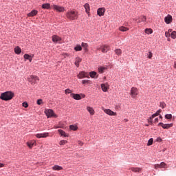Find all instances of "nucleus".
<instances>
[{"instance_id": "f257e3e1", "label": "nucleus", "mask_w": 176, "mask_h": 176, "mask_svg": "<svg viewBox=\"0 0 176 176\" xmlns=\"http://www.w3.org/2000/svg\"><path fill=\"white\" fill-rule=\"evenodd\" d=\"M14 97V93L8 91L3 92L1 94V100H3V101H10V100H12Z\"/></svg>"}, {"instance_id": "f03ea898", "label": "nucleus", "mask_w": 176, "mask_h": 176, "mask_svg": "<svg viewBox=\"0 0 176 176\" xmlns=\"http://www.w3.org/2000/svg\"><path fill=\"white\" fill-rule=\"evenodd\" d=\"M66 17L69 20H76V19H78V12L75 11H69L66 14Z\"/></svg>"}, {"instance_id": "7ed1b4c3", "label": "nucleus", "mask_w": 176, "mask_h": 176, "mask_svg": "<svg viewBox=\"0 0 176 176\" xmlns=\"http://www.w3.org/2000/svg\"><path fill=\"white\" fill-rule=\"evenodd\" d=\"M97 50H101L102 53H107L111 50V47L107 45H102L97 47Z\"/></svg>"}, {"instance_id": "20e7f679", "label": "nucleus", "mask_w": 176, "mask_h": 176, "mask_svg": "<svg viewBox=\"0 0 176 176\" xmlns=\"http://www.w3.org/2000/svg\"><path fill=\"white\" fill-rule=\"evenodd\" d=\"M28 80L32 86L36 83V80H39V77L35 76H30L28 78Z\"/></svg>"}, {"instance_id": "39448f33", "label": "nucleus", "mask_w": 176, "mask_h": 176, "mask_svg": "<svg viewBox=\"0 0 176 176\" xmlns=\"http://www.w3.org/2000/svg\"><path fill=\"white\" fill-rule=\"evenodd\" d=\"M45 113L47 118H53V116H56V115H54V111L52 109H46L45 110Z\"/></svg>"}, {"instance_id": "423d86ee", "label": "nucleus", "mask_w": 176, "mask_h": 176, "mask_svg": "<svg viewBox=\"0 0 176 176\" xmlns=\"http://www.w3.org/2000/svg\"><path fill=\"white\" fill-rule=\"evenodd\" d=\"M158 126H161V127H162V129H168L170 127H173V123H171V124H164L163 122H160L158 124Z\"/></svg>"}, {"instance_id": "0eeeda50", "label": "nucleus", "mask_w": 176, "mask_h": 176, "mask_svg": "<svg viewBox=\"0 0 176 176\" xmlns=\"http://www.w3.org/2000/svg\"><path fill=\"white\" fill-rule=\"evenodd\" d=\"M131 96L134 98L136 96H138V89L132 87L131 89Z\"/></svg>"}, {"instance_id": "6e6552de", "label": "nucleus", "mask_w": 176, "mask_h": 176, "mask_svg": "<svg viewBox=\"0 0 176 176\" xmlns=\"http://www.w3.org/2000/svg\"><path fill=\"white\" fill-rule=\"evenodd\" d=\"M52 42H54V43H60L61 42V37H60L57 35H53L52 36Z\"/></svg>"}, {"instance_id": "1a4fd4ad", "label": "nucleus", "mask_w": 176, "mask_h": 176, "mask_svg": "<svg viewBox=\"0 0 176 176\" xmlns=\"http://www.w3.org/2000/svg\"><path fill=\"white\" fill-rule=\"evenodd\" d=\"M103 111L104 113H107V115H109V116H116L117 115L116 112H113L111 109H104Z\"/></svg>"}, {"instance_id": "9d476101", "label": "nucleus", "mask_w": 176, "mask_h": 176, "mask_svg": "<svg viewBox=\"0 0 176 176\" xmlns=\"http://www.w3.org/2000/svg\"><path fill=\"white\" fill-rule=\"evenodd\" d=\"M53 9H54V10H56V12H64V10H65L64 7L57 6V5H54Z\"/></svg>"}, {"instance_id": "9b49d317", "label": "nucleus", "mask_w": 176, "mask_h": 176, "mask_svg": "<svg viewBox=\"0 0 176 176\" xmlns=\"http://www.w3.org/2000/svg\"><path fill=\"white\" fill-rule=\"evenodd\" d=\"M97 14L98 16H100V17H101V16H104V14H105V8H98L97 10Z\"/></svg>"}, {"instance_id": "f8f14e48", "label": "nucleus", "mask_w": 176, "mask_h": 176, "mask_svg": "<svg viewBox=\"0 0 176 176\" xmlns=\"http://www.w3.org/2000/svg\"><path fill=\"white\" fill-rule=\"evenodd\" d=\"M36 138H46L49 137V133H37L36 134Z\"/></svg>"}, {"instance_id": "ddd939ff", "label": "nucleus", "mask_w": 176, "mask_h": 176, "mask_svg": "<svg viewBox=\"0 0 176 176\" xmlns=\"http://www.w3.org/2000/svg\"><path fill=\"white\" fill-rule=\"evenodd\" d=\"M77 78L78 79H83V78H87V73L85 72H80Z\"/></svg>"}, {"instance_id": "4468645a", "label": "nucleus", "mask_w": 176, "mask_h": 176, "mask_svg": "<svg viewBox=\"0 0 176 176\" xmlns=\"http://www.w3.org/2000/svg\"><path fill=\"white\" fill-rule=\"evenodd\" d=\"M164 21L166 24H170L171 21H173V16L168 14L167 16L164 18Z\"/></svg>"}, {"instance_id": "2eb2a0df", "label": "nucleus", "mask_w": 176, "mask_h": 176, "mask_svg": "<svg viewBox=\"0 0 176 176\" xmlns=\"http://www.w3.org/2000/svg\"><path fill=\"white\" fill-rule=\"evenodd\" d=\"M130 169L133 173H142V169L141 168L131 167Z\"/></svg>"}, {"instance_id": "dca6fc26", "label": "nucleus", "mask_w": 176, "mask_h": 176, "mask_svg": "<svg viewBox=\"0 0 176 176\" xmlns=\"http://www.w3.org/2000/svg\"><path fill=\"white\" fill-rule=\"evenodd\" d=\"M101 89L102 91L107 92L108 91V89H109V85H108V83L101 84Z\"/></svg>"}, {"instance_id": "f3484780", "label": "nucleus", "mask_w": 176, "mask_h": 176, "mask_svg": "<svg viewBox=\"0 0 176 176\" xmlns=\"http://www.w3.org/2000/svg\"><path fill=\"white\" fill-rule=\"evenodd\" d=\"M38 14V10H33L30 13L28 14V17H34Z\"/></svg>"}, {"instance_id": "a211bd4d", "label": "nucleus", "mask_w": 176, "mask_h": 176, "mask_svg": "<svg viewBox=\"0 0 176 176\" xmlns=\"http://www.w3.org/2000/svg\"><path fill=\"white\" fill-rule=\"evenodd\" d=\"M71 96L72 98H74V100H82V97L80 96V94H72Z\"/></svg>"}, {"instance_id": "6ab92c4d", "label": "nucleus", "mask_w": 176, "mask_h": 176, "mask_svg": "<svg viewBox=\"0 0 176 176\" xmlns=\"http://www.w3.org/2000/svg\"><path fill=\"white\" fill-rule=\"evenodd\" d=\"M87 110L88 111V112L90 113L91 116H93V115L96 113V111H94V109H93V107H87Z\"/></svg>"}, {"instance_id": "aec40b11", "label": "nucleus", "mask_w": 176, "mask_h": 176, "mask_svg": "<svg viewBox=\"0 0 176 176\" xmlns=\"http://www.w3.org/2000/svg\"><path fill=\"white\" fill-rule=\"evenodd\" d=\"M52 170L54 171H60V170H63V166L54 165V166H52Z\"/></svg>"}, {"instance_id": "412c9836", "label": "nucleus", "mask_w": 176, "mask_h": 176, "mask_svg": "<svg viewBox=\"0 0 176 176\" xmlns=\"http://www.w3.org/2000/svg\"><path fill=\"white\" fill-rule=\"evenodd\" d=\"M84 8L85 9L86 13H87V14H89V13H90V5H89V3H87L84 5Z\"/></svg>"}, {"instance_id": "4be33fe9", "label": "nucleus", "mask_w": 176, "mask_h": 176, "mask_svg": "<svg viewBox=\"0 0 176 176\" xmlns=\"http://www.w3.org/2000/svg\"><path fill=\"white\" fill-rule=\"evenodd\" d=\"M81 62H82V58H80V57H76V61H75L76 67H77L78 68L79 63H81Z\"/></svg>"}, {"instance_id": "5701e85b", "label": "nucleus", "mask_w": 176, "mask_h": 176, "mask_svg": "<svg viewBox=\"0 0 176 176\" xmlns=\"http://www.w3.org/2000/svg\"><path fill=\"white\" fill-rule=\"evenodd\" d=\"M58 133L59 134L61 135V136H63V137H68V134H67L65 133V131L61 130V129H58Z\"/></svg>"}, {"instance_id": "b1692460", "label": "nucleus", "mask_w": 176, "mask_h": 176, "mask_svg": "<svg viewBox=\"0 0 176 176\" xmlns=\"http://www.w3.org/2000/svg\"><path fill=\"white\" fill-rule=\"evenodd\" d=\"M142 21L145 22L146 21V16L142 15L139 18L138 23H141Z\"/></svg>"}, {"instance_id": "393cba45", "label": "nucleus", "mask_w": 176, "mask_h": 176, "mask_svg": "<svg viewBox=\"0 0 176 176\" xmlns=\"http://www.w3.org/2000/svg\"><path fill=\"white\" fill-rule=\"evenodd\" d=\"M14 52L16 53V54H20V53H21V48H20V47L16 46L14 48Z\"/></svg>"}, {"instance_id": "a878e982", "label": "nucleus", "mask_w": 176, "mask_h": 176, "mask_svg": "<svg viewBox=\"0 0 176 176\" xmlns=\"http://www.w3.org/2000/svg\"><path fill=\"white\" fill-rule=\"evenodd\" d=\"M119 30H120V31H122V32H126V31H129V28H126V27H124V26H120V28H119Z\"/></svg>"}, {"instance_id": "bb28decb", "label": "nucleus", "mask_w": 176, "mask_h": 176, "mask_svg": "<svg viewBox=\"0 0 176 176\" xmlns=\"http://www.w3.org/2000/svg\"><path fill=\"white\" fill-rule=\"evenodd\" d=\"M144 32L146 34H147L148 35H151V34H153V30H152V29H151V28H146V29H145Z\"/></svg>"}, {"instance_id": "cd10ccee", "label": "nucleus", "mask_w": 176, "mask_h": 176, "mask_svg": "<svg viewBox=\"0 0 176 176\" xmlns=\"http://www.w3.org/2000/svg\"><path fill=\"white\" fill-rule=\"evenodd\" d=\"M43 9H50V3H47L42 5Z\"/></svg>"}, {"instance_id": "c85d7f7f", "label": "nucleus", "mask_w": 176, "mask_h": 176, "mask_svg": "<svg viewBox=\"0 0 176 176\" xmlns=\"http://www.w3.org/2000/svg\"><path fill=\"white\" fill-rule=\"evenodd\" d=\"M34 144H35V141H32V142H28L27 145L31 149L32 146H34Z\"/></svg>"}, {"instance_id": "c756f323", "label": "nucleus", "mask_w": 176, "mask_h": 176, "mask_svg": "<svg viewBox=\"0 0 176 176\" xmlns=\"http://www.w3.org/2000/svg\"><path fill=\"white\" fill-rule=\"evenodd\" d=\"M74 50L76 52H81L82 50V46H80V45H77L75 47H74Z\"/></svg>"}, {"instance_id": "7c9ffc66", "label": "nucleus", "mask_w": 176, "mask_h": 176, "mask_svg": "<svg viewBox=\"0 0 176 176\" xmlns=\"http://www.w3.org/2000/svg\"><path fill=\"white\" fill-rule=\"evenodd\" d=\"M106 69H107L106 67H100L98 68V72L99 74H104V71H105Z\"/></svg>"}, {"instance_id": "2f4dec72", "label": "nucleus", "mask_w": 176, "mask_h": 176, "mask_svg": "<svg viewBox=\"0 0 176 176\" xmlns=\"http://www.w3.org/2000/svg\"><path fill=\"white\" fill-rule=\"evenodd\" d=\"M70 130H73V131H76L78 130V126L76 125H70Z\"/></svg>"}, {"instance_id": "473e14b6", "label": "nucleus", "mask_w": 176, "mask_h": 176, "mask_svg": "<svg viewBox=\"0 0 176 176\" xmlns=\"http://www.w3.org/2000/svg\"><path fill=\"white\" fill-rule=\"evenodd\" d=\"M114 52H115L116 54H117V56H121L122 55V50H120V49L115 50Z\"/></svg>"}, {"instance_id": "72a5a7b5", "label": "nucleus", "mask_w": 176, "mask_h": 176, "mask_svg": "<svg viewBox=\"0 0 176 176\" xmlns=\"http://www.w3.org/2000/svg\"><path fill=\"white\" fill-rule=\"evenodd\" d=\"M89 75H90L91 78H97V73L96 72H91L89 73Z\"/></svg>"}, {"instance_id": "f704fd0d", "label": "nucleus", "mask_w": 176, "mask_h": 176, "mask_svg": "<svg viewBox=\"0 0 176 176\" xmlns=\"http://www.w3.org/2000/svg\"><path fill=\"white\" fill-rule=\"evenodd\" d=\"M160 168H167V164L164 162H161L160 164Z\"/></svg>"}, {"instance_id": "c9c22d12", "label": "nucleus", "mask_w": 176, "mask_h": 176, "mask_svg": "<svg viewBox=\"0 0 176 176\" xmlns=\"http://www.w3.org/2000/svg\"><path fill=\"white\" fill-rule=\"evenodd\" d=\"M81 46L85 49V50H87V47H89V45H87L86 43H82Z\"/></svg>"}, {"instance_id": "e433bc0d", "label": "nucleus", "mask_w": 176, "mask_h": 176, "mask_svg": "<svg viewBox=\"0 0 176 176\" xmlns=\"http://www.w3.org/2000/svg\"><path fill=\"white\" fill-rule=\"evenodd\" d=\"M170 37L172 38V39L176 38V32L175 31L170 33Z\"/></svg>"}, {"instance_id": "4c0bfd02", "label": "nucleus", "mask_w": 176, "mask_h": 176, "mask_svg": "<svg viewBox=\"0 0 176 176\" xmlns=\"http://www.w3.org/2000/svg\"><path fill=\"white\" fill-rule=\"evenodd\" d=\"M152 144H153V138L149 139V140L148 141L147 145L148 146H151Z\"/></svg>"}, {"instance_id": "58836bf2", "label": "nucleus", "mask_w": 176, "mask_h": 176, "mask_svg": "<svg viewBox=\"0 0 176 176\" xmlns=\"http://www.w3.org/2000/svg\"><path fill=\"white\" fill-rule=\"evenodd\" d=\"M165 119H168V120L173 119V115L171 114L165 115Z\"/></svg>"}, {"instance_id": "ea45409f", "label": "nucleus", "mask_w": 176, "mask_h": 176, "mask_svg": "<svg viewBox=\"0 0 176 176\" xmlns=\"http://www.w3.org/2000/svg\"><path fill=\"white\" fill-rule=\"evenodd\" d=\"M82 85H89V83H90V80H82Z\"/></svg>"}, {"instance_id": "a19ab883", "label": "nucleus", "mask_w": 176, "mask_h": 176, "mask_svg": "<svg viewBox=\"0 0 176 176\" xmlns=\"http://www.w3.org/2000/svg\"><path fill=\"white\" fill-rule=\"evenodd\" d=\"M160 107L162 109L166 108V103L164 102H161L160 104Z\"/></svg>"}, {"instance_id": "79ce46f5", "label": "nucleus", "mask_w": 176, "mask_h": 176, "mask_svg": "<svg viewBox=\"0 0 176 176\" xmlns=\"http://www.w3.org/2000/svg\"><path fill=\"white\" fill-rule=\"evenodd\" d=\"M71 93H72V91L71 89H66L65 90V94H71Z\"/></svg>"}, {"instance_id": "37998d69", "label": "nucleus", "mask_w": 176, "mask_h": 176, "mask_svg": "<svg viewBox=\"0 0 176 176\" xmlns=\"http://www.w3.org/2000/svg\"><path fill=\"white\" fill-rule=\"evenodd\" d=\"M23 58H24L25 60H30V58H31V56L28 55V54H25L23 56Z\"/></svg>"}, {"instance_id": "c03bdc74", "label": "nucleus", "mask_w": 176, "mask_h": 176, "mask_svg": "<svg viewBox=\"0 0 176 176\" xmlns=\"http://www.w3.org/2000/svg\"><path fill=\"white\" fill-rule=\"evenodd\" d=\"M67 140H60L59 142L60 145H65L67 144Z\"/></svg>"}, {"instance_id": "a18cd8bd", "label": "nucleus", "mask_w": 176, "mask_h": 176, "mask_svg": "<svg viewBox=\"0 0 176 176\" xmlns=\"http://www.w3.org/2000/svg\"><path fill=\"white\" fill-rule=\"evenodd\" d=\"M22 105L24 108H28V102H24L22 103Z\"/></svg>"}, {"instance_id": "49530a36", "label": "nucleus", "mask_w": 176, "mask_h": 176, "mask_svg": "<svg viewBox=\"0 0 176 176\" xmlns=\"http://www.w3.org/2000/svg\"><path fill=\"white\" fill-rule=\"evenodd\" d=\"M43 102L42 99H38L36 102V104H37V105H41V104H43Z\"/></svg>"}, {"instance_id": "de8ad7c7", "label": "nucleus", "mask_w": 176, "mask_h": 176, "mask_svg": "<svg viewBox=\"0 0 176 176\" xmlns=\"http://www.w3.org/2000/svg\"><path fill=\"white\" fill-rule=\"evenodd\" d=\"M156 116H157V113H155L153 114L151 117H150V120H152V119H153L154 118H156Z\"/></svg>"}, {"instance_id": "09e8293b", "label": "nucleus", "mask_w": 176, "mask_h": 176, "mask_svg": "<svg viewBox=\"0 0 176 176\" xmlns=\"http://www.w3.org/2000/svg\"><path fill=\"white\" fill-rule=\"evenodd\" d=\"M154 168H155V169L160 168V164H155Z\"/></svg>"}, {"instance_id": "8fccbe9b", "label": "nucleus", "mask_w": 176, "mask_h": 176, "mask_svg": "<svg viewBox=\"0 0 176 176\" xmlns=\"http://www.w3.org/2000/svg\"><path fill=\"white\" fill-rule=\"evenodd\" d=\"M165 36H166V38H168V36H170V33L168 32H165Z\"/></svg>"}, {"instance_id": "3c124183", "label": "nucleus", "mask_w": 176, "mask_h": 176, "mask_svg": "<svg viewBox=\"0 0 176 176\" xmlns=\"http://www.w3.org/2000/svg\"><path fill=\"white\" fill-rule=\"evenodd\" d=\"M152 56H153L152 52H149V54L148 56V58H152Z\"/></svg>"}, {"instance_id": "603ef678", "label": "nucleus", "mask_w": 176, "mask_h": 176, "mask_svg": "<svg viewBox=\"0 0 176 176\" xmlns=\"http://www.w3.org/2000/svg\"><path fill=\"white\" fill-rule=\"evenodd\" d=\"M157 142H162V139L160 138H157Z\"/></svg>"}, {"instance_id": "864d4df0", "label": "nucleus", "mask_w": 176, "mask_h": 176, "mask_svg": "<svg viewBox=\"0 0 176 176\" xmlns=\"http://www.w3.org/2000/svg\"><path fill=\"white\" fill-rule=\"evenodd\" d=\"M162 112L161 109H159L155 113H157V116H159V113Z\"/></svg>"}, {"instance_id": "5fc2aeb1", "label": "nucleus", "mask_w": 176, "mask_h": 176, "mask_svg": "<svg viewBox=\"0 0 176 176\" xmlns=\"http://www.w3.org/2000/svg\"><path fill=\"white\" fill-rule=\"evenodd\" d=\"M2 167H5V164L0 163V168H2Z\"/></svg>"}, {"instance_id": "6e6d98bb", "label": "nucleus", "mask_w": 176, "mask_h": 176, "mask_svg": "<svg viewBox=\"0 0 176 176\" xmlns=\"http://www.w3.org/2000/svg\"><path fill=\"white\" fill-rule=\"evenodd\" d=\"M78 144L79 145H80L82 146V145H83V142H82L81 141H78Z\"/></svg>"}, {"instance_id": "4d7b16f0", "label": "nucleus", "mask_w": 176, "mask_h": 176, "mask_svg": "<svg viewBox=\"0 0 176 176\" xmlns=\"http://www.w3.org/2000/svg\"><path fill=\"white\" fill-rule=\"evenodd\" d=\"M28 60H29L30 63H31L32 61V58H31V56H30V58H29Z\"/></svg>"}, {"instance_id": "13d9d810", "label": "nucleus", "mask_w": 176, "mask_h": 176, "mask_svg": "<svg viewBox=\"0 0 176 176\" xmlns=\"http://www.w3.org/2000/svg\"><path fill=\"white\" fill-rule=\"evenodd\" d=\"M158 120H159V118H156L155 119V122H158Z\"/></svg>"}, {"instance_id": "bf43d9fd", "label": "nucleus", "mask_w": 176, "mask_h": 176, "mask_svg": "<svg viewBox=\"0 0 176 176\" xmlns=\"http://www.w3.org/2000/svg\"><path fill=\"white\" fill-rule=\"evenodd\" d=\"M148 122H149L150 123H152V120H151V118H149Z\"/></svg>"}, {"instance_id": "052dcab7", "label": "nucleus", "mask_w": 176, "mask_h": 176, "mask_svg": "<svg viewBox=\"0 0 176 176\" xmlns=\"http://www.w3.org/2000/svg\"><path fill=\"white\" fill-rule=\"evenodd\" d=\"M172 31H173V30L169 29L168 32L170 34V32H171Z\"/></svg>"}, {"instance_id": "680f3d73", "label": "nucleus", "mask_w": 176, "mask_h": 176, "mask_svg": "<svg viewBox=\"0 0 176 176\" xmlns=\"http://www.w3.org/2000/svg\"><path fill=\"white\" fill-rule=\"evenodd\" d=\"M81 96H82V98H85V97H86V96H85V94H81Z\"/></svg>"}, {"instance_id": "e2e57ef3", "label": "nucleus", "mask_w": 176, "mask_h": 176, "mask_svg": "<svg viewBox=\"0 0 176 176\" xmlns=\"http://www.w3.org/2000/svg\"><path fill=\"white\" fill-rule=\"evenodd\" d=\"M166 151V148H164L163 150H162V152H165Z\"/></svg>"}, {"instance_id": "0e129e2a", "label": "nucleus", "mask_w": 176, "mask_h": 176, "mask_svg": "<svg viewBox=\"0 0 176 176\" xmlns=\"http://www.w3.org/2000/svg\"><path fill=\"white\" fill-rule=\"evenodd\" d=\"M160 119H162V118H163V117H162V116H160Z\"/></svg>"}, {"instance_id": "69168bd1", "label": "nucleus", "mask_w": 176, "mask_h": 176, "mask_svg": "<svg viewBox=\"0 0 176 176\" xmlns=\"http://www.w3.org/2000/svg\"><path fill=\"white\" fill-rule=\"evenodd\" d=\"M55 129H58V126H56Z\"/></svg>"}, {"instance_id": "338daca9", "label": "nucleus", "mask_w": 176, "mask_h": 176, "mask_svg": "<svg viewBox=\"0 0 176 176\" xmlns=\"http://www.w3.org/2000/svg\"><path fill=\"white\" fill-rule=\"evenodd\" d=\"M55 129H58V126H56Z\"/></svg>"}, {"instance_id": "774afa93", "label": "nucleus", "mask_w": 176, "mask_h": 176, "mask_svg": "<svg viewBox=\"0 0 176 176\" xmlns=\"http://www.w3.org/2000/svg\"><path fill=\"white\" fill-rule=\"evenodd\" d=\"M42 1H43V2H45V1H46V0H42Z\"/></svg>"}]
</instances>
